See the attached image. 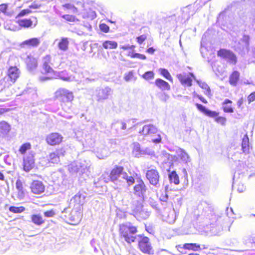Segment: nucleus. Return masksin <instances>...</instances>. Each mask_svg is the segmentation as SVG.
Returning a JSON list of instances; mask_svg holds the SVG:
<instances>
[{
	"instance_id": "obj_49",
	"label": "nucleus",
	"mask_w": 255,
	"mask_h": 255,
	"mask_svg": "<svg viewBox=\"0 0 255 255\" xmlns=\"http://www.w3.org/2000/svg\"><path fill=\"white\" fill-rule=\"evenodd\" d=\"M168 187L167 186L165 187V194H162L160 197V200L163 202H166L168 199Z\"/></svg>"
},
{
	"instance_id": "obj_47",
	"label": "nucleus",
	"mask_w": 255,
	"mask_h": 255,
	"mask_svg": "<svg viewBox=\"0 0 255 255\" xmlns=\"http://www.w3.org/2000/svg\"><path fill=\"white\" fill-rule=\"evenodd\" d=\"M31 145L29 143L23 144L20 147L19 151L21 154H24L27 150L30 149Z\"/></svg>"
},
{
	"instance_id": "obj_10",
	"label": "nucleus",
	"mask_w": 255,
	"mask_h": 255,
	"mask_svg": "<svg viewBox=\"0 0 255 255\" xmlns=\"http://www.w3.org/2000/svg\"><path fill=\"white\" fill-rule=\"evenodd\" d=\"M95 93L97 101L102 102L109 98L113 93V90L109 87L98 88L96 90Z\"/></svg>"
},
{
	"instance_id": "obj_5",
	"label": "nucleus",
	"mask_w": 255,
	"mask_h": 255,
	"mask_svg": "<svg viewBox=\"0 0 255 255\" xmlns=\"http://www.w3.org/2000/svg\"><path fill=\"white\" fill-rule=\"evenodd\" d=\"M135 185L133 189V194L138 197H139L144 200L145 196L146 193L148 190L147 186L144 183V181L140 178H138L135 181Z\"/></svg>"
},
{
	"instance_id": "obj_52",
	"label": "nucleus",
	"mask_w": 255,
	"mask_h": 255,
	"mask_svg": "<svg viewBox=\"0 0 255 255\" xmlns=\"http://www.w3.org/2000/svg\"><path fill=\"white\" fill-rule=\"evenodd\" d=\"M62 18L69 21H75L76 18L75 16L70 14H65L62 16Z\"/></svg>"
},
{
	"instance_id": "obj_62",
	"label": "nucleus",
	"mask_w": 255,
	"mask_h": 255,
	"mask_svg": "<svg viewBox=\"0 0 255 255\" xmlns=\"http://www.w3.org/2000/svg\"><path fill=\"white\" fill-rule=\"evenodd\" d=\"M249 103H250L255 100V92L252 93L248 97Z\"/></svg>"
},
{
	"instance_id": "obj_45",
	"label": "nucleus",
	"mask_w": 255,
	"mask_h": 255,
	"mask_svg": "<svg viewBox=\"0 0 255 255\" xmlns=\"http://www.w3.org/2000/svg\"><path fill=\"white\" fill-rule=\"evenodd\" d=\"M197 83L199 84V85L201 87L202 89H205L206 90V92L205 94L206 95L209 94L210 93V89L208 85L205 82L197 81Z\"/></svg>"
},
{
	"instance_id": "obj_15",
	"label": "nucleus",
	"mask_w": 255,
	"mask_h": 255,
	"mask_svg": "<svg viewBox=\"0 0 255 255\" xmlns=\"http://www.w3.org/2000/svg\"><path fill=\"white\" fill-rule=\"evenodd\" d=\"M30 188L33 193L39 194L44 192L45 187L42 182L35 180L31 183Z\"/></svg>"
},
{
	"instance_id": "obj_44",
	"label": "nucleus",
	"mask_w": 255,
	"mask_h": 255,
	"mask_svg": "<svg viewBox=\"0 0 255 255\" xmlns=\"http://www.w3.org/2000/svg\"><path fill=\"white\" fill-rule=\"evenodd\" d=\"M7 78H5V77L3 79L0 80V91L2 90L5 87H8L10 84L7 82Z\"/></svg>"
},
{
	"instance_id": "obj_11",
	"label": "nucleus",
	"mask_w": 255,
	"mask_h": 255,
	"mask_svg": "<svg viewBox=\"0 0 255 255\" xmlns=\"http://www.w3.org/2000/svg\"><path fill=\"white\" fill-rule=\"evenodd\" d=\"M63 138V136L60 133L53 132L46 136V141L50 145H56L59 144L62 142Z\"/></svg>"
},
{
	"instance_id": "obj_17",
	"label": "nucleus",
	"mask_w": 255,
	"mask_h": 255,
	"mask_svg": "<svg viewBox=\"0 0 255 255\" xmlns=\"http://www.w3.org/2000/svg\"><path fill=\"white\" fill-rule=\"evenodd\" d=\"M60 156H64L62 150H56L49 154L48 159L51 163H58L60 161L59 158Z\"/></svg>"
},
{
	"instance_id": "obj_39",
	"label": "nucleus",
	"mask_w": 255,
	"mask_h": 255,
	"mask_svg": "<svg viewBox=\"0 0 255 255\" xmlns=\"http://www.w3.org/2000/svg\"><path fill=\"white\" fill-rule=\"evenodd\" d=\"M142 149L140 148V144L138 142L133 143V147L132 152L135 157L141 156Z\"/></svg>"
},
{
	"instance_id": "obj_12",
	"label": "nucleus",
	"mask_w": 255,
	"mask_h": 255,
	"mask_svg": "<svg viewBox=\"0 0 255 255\" xmlns=\"http://www.w3.org/2000/svg\"><path fill=\"white\" fill-rule=\"evenodd\" d=\"M51 56L49 55H47L42 58V73L47 74H52L54 73V70L51 67V65L52 64L51 62Z\"/></svg>"
},
{
	"instance_id": "obj_13",
	"label": "nucleus",
	"mask_w": 255,
	"mask_h": 255,
	"mask_svg": "<svg viewBox=\"0 0 255 255\" xmlns=\"http://www.w3.org/2000/svg\"><path fill=\"white\" fill-rule=\"evenodd\" d=\"M34 166V159L33 154H29L23 158V169L28 172Z\"/></svg>"
},
{
	"instance_id": "obj_1",
	"label": "nucleus",
	"mask_w": 255,
	"mask_h": 255,
	"mask_svg": "<svg viewBox=\"0 0 255 255\" xmlns=\"http://www.w3.org/2000/svg\"><path fill=\"white\" fill-rule=\"evenodd\" d=\"M110 179L114 183L120 186L127 183L129 186L134 182V178L131 176H128L124 171V168L122 166H116L112 170Z\"/></svg>"
},
{
	"instance_id": "obj_29",
	"label": "nucleus",
	"mask_w": 255,
	"mask_h": 255,
	"mask_svg": "<svg viewBox=\"0 0 255 255\" xmlns=\"http://www.w3.org/2000/svg\"><path fill=\"white\" fill-rule=\"evenodd\" d=\"M242 148L244 153H248L249 152V138L247 134H246L242 139Z\"/></svg>"
},
{
	"instance_id": "obj_48",
	"label": "nucleus",
	"mask_w": 255,
	"mask_h": 255,
	"mask_svg": "<svg viewBox=\"0 0 255 255\" xmlns=\"http://www.w3.org/2000/svg\"><path fill=\"white\" fill-rule=\"evenodd\" d=\"M154 74L152 71H147L142 75V77L145 80H150L154 78Z\"/></svg>"
},
{
	"instance_id": "obj_24",
	"label": "nucleus",
	"mask_w": 255,
	"mask_h": 255,
	"mask_svg": "<svg viewBox=\"0 0 255 255\" xmlns=\"http://www.w3.org/2000/svg\"><path fill=\"white\" fill-rule=\"evenodd\" d=\"M178 249H183L193 251H199L201 250L200 245L195 243H186L182 246L180 245L178 246Z\"/></svg>"
},
{
	"instance_id": "obj_58",
	"label": "nucleus",
	"mask_w": 255,
	"mask_h": 255,
	"mask_svg": "<svg viewBox=\"0 0 255 255\" xmlns=\"http://www.w3.org/2000/svg\"><path fill=\"white\" fill-rule=\"evenodd\" d=\"M31 12V10L29 9H23L20 12V13L18 14L17 17L23 16L26 14L30 13Z\"/></svg>"
},
{
	"instance_id": "obj_14",
	"label": "nucleus",
	"mask_w": 255,
	"mask_h": 255,
	"mask_svg": "<svg viewBox=\"0 0 255 255\" xmlns=\"http://www.w3.org/2000/svg\"><path fill=\"white\" fill-rule=\"evenodd\" d=\"M136 121V119H130L126 120L117 121L112 124V127L114 128H120L122 130H125L127 129V125H129L131 122L134 124L135 123Z\"/></svg>"
},
{
	"instance_id": "obj_7",
	"label": "nucleus",
	"mask_w": 255,
	"mask_h": 255,
	"mask_svg": "<svg viewBox=\"0 0 255 255\" xmlns=\"http://www.w3.org/2000/svg\"><path fill=\"white\" fill-rule=\"evenodd\" d=\"M249 36L244 35L235 45V50L242 56L245 55L247 52H249Z\"/></svg>"
},
{
	"instance_id": "obj_26",
	"label": "nucleus",
	"mask_w": 255,
	"mask_h": 255,
	"mask_svg": "<svg viewBox=\"0 0 255 255\" xmlns=\"http://www.w3.org/2000/svg\"><path fill=\"white\" fill-rule=\"evenodd\" d=\"M155 84L162 91L169 90L170 89V86L169 84L167 82L160 78L156 79L155 81Z\"/></svg>"
},
{
	"instance_id": "obj_40",
	"label": "nucleus",
	"mask_w": 255,
	"mask_h": 255,
	"mask_svg": "<svg viewBox=\"0 0 255 255\" xmlns=\"http://www.w3.org/2000/svg\"><path fill=\"white\" fill-rule=\"evenodd\" d=\"M160 72V74L164 76L166 79L170 81L172 80V77L171 76L168 71L164 68H160L159 69Z\"/></svg>"
},
{
	"instance_id": "obj_31",
	"label": "nucleus",
	"mask_w": 255,
	"mask_h": 255,
	"mask_svg": "<svg viewBox=\"0 0 255 255\" xmlns=\"http://www.w3.org/2000/svg\"><path fill=\"white\" fill-rule=\"evenodd\" d=\"M69 44V42L68 41V39L67 37H62L60 39V41L58 43V47L59 49L66 51L68 49V45Z\"/></svg>"
},
{
	"instance_id": "obj_16",
	"label": "nucleus",
	"mask_w": 255,
	"mask_h": 255,
	"mask_svg": "<svg viewBox=\"0 0 255 255\" xmlns=\"http://www.w3.org/2000/svg\"><path fill=\"white\" fill-rule=\"evenodd\" d=\"M19 75L18 69L16 67H11L8 70L7 76L5 77L7 78V81L10 79L11 82L14 83L19 77Z\"/></svg>"
},
{
	"instance_id": "obj_46",
	"label": "nucleus",
	"mask_w": 255,
	"mask_h": 255,
	"mask_svg": "<svg viewBox=\"0 0 255 255\" xmlns=\"http://www.w3.org/2000/svg\"><path fill=\"white\" fill-rule=\"evenodd\" d=\"M117 140L116 139H109L107 147H109V148H114L116 147V146L117 145Z\"/></svg>"
},
{
	"instance_id": "obj_55",
	"label": "nucleus",
	"mask_w": 255,
	"mask_h": 255,
	"mask_svg": "<svg viewBox=\"0 0 255 255\" xmlns=\"http://www.w3.org/2000/svg\"><path fill=\"white\" fill-rule=\"evenodd\" d=\"M215 121L218 123H219L222 125H224L226 123V119L224 117H218L216 118Z\"/></svg>"
},
{
	"instance_id": "obj_59",
	"label": "nucleus",
	"mask_w": 255,
	"mask_h": 255,
	"mask_svg": "<svg viewBox=\"0 0 255 255\" xmlns=\"http://www.w3.org/2000/svg\"><path fill=\"white\" fill-rule=\"evenodd\" d=\"M55 213L53 210H49L44 213V215L46 217H52L55 215Z\"/></svg>"
},
{
	"instance_id": "obj_53",
	"label": "nucleus",
	"mask_w": 255,
	"mask_h": 255,
	"mask_svg": "<svg viewBox=\"0 0 255 255\" xmlns=\"http://www.w3.org/2000/svg\"><path fill=\"white\" fill-rule=\"evenodd\" d=\"M100 29L104 32H108L109 31V27L105 23H101L99 25Z\"/></svg>"
},
{
	"instance_id": "obj_51",
	"label": "nucleus",
	"mask_w": 255,
	"mask_h": 255,
	"mask_svg": "<svg viewBox=\"0 0 255 255\" xmlns=\"http://www.w3.org/2000/svg\"><path fill=\"white\" fill-rule=\"evenodd\" d=\"M202 205L204 207L208 208L211 211L213 209V205L212 202L210 201H204L202 203Z\"/></svg>"
},
{
	"instance_id": "obj_9",
	"label": "nucleus",
	"mask_w": 255,
	"mask_h": 255,
	"mask_svg": "<svg viewBox=\"0 0 255 255\" xmlns=\"http://www.w3.org/2000/svg\"><path fill=\"white\" fill-rule=\"evenodd\" d=\"M217 55L230 64L235 65L237 63V59L236 55L230 50L221 49L218 51Z\"/></svg>"
},
{
	"instance_id": "obj_6",
	"label": "nucleus",
	"mask_w": 255,
	"mask_h": 255,
	"mask_svg": "<svg viewBox=\"0 0 255 255\" xmlns=\"http://www.w3.org/2000/svg\"><path fill=\"white\" fill-rule=\"evenodd\" d=\"M138 242V248L142 253L148 255L154 254V251L148 238L140 236Z\"/></svg>"
},
{
	"instance_id": "obj_3",
	"label": "nucleus",
	"mask_w": 255,
	"mask_h": 255,
	"mask_svg": "<svg viewBox=\"0 0 255 255\" xmlns=\"http://www.w3.org/2000/svg\"><path fill=\"white\" fill-rule=\"evenodd\" d=\"M54 100H57L61 103L71 102L74 99L72 92L64 88H60L54 93Z\"/></svg>"
},
{
	"instance_id": "obj_28",
	"label": "nucleus",
	"mask_w": 255,
	"mask_h": 255,
	"mask_svg": "<svg viewBox=\"0 0 255 255\" xmlns=\"http://www.w3.org/2000/svg\"><path fill=\"white\" fill-rule=\"evenodd\" d=\"M110 151L109 147H104L103 145H102L97 148V153L98 157L99 158L103 159L106 157H107L109 154Z\"/></svg>"
},
{
	"instance_id": "obj_37",
	"label": "nucleus",
	"mask_w": 255,
	"mask_h": 255,
	"mask_svg": "<svg viewBox=\"0 0 255 255\" xmlns=\"http://www.w3.org/2000/svg\"><path fill=\"white\" fill-rule=\"evenodd\" d=\"M31 220L33 223L38 226L41 225L44 222L42 217L39 215H32L31 217Z\"/></svg>"
},
{
	"instance_id": "obj_60",
	"label": "nucleus",
	"mask_w": 255,
	"mask_h": 255,
	"mask_svg": "<svg viewBox=\"0 0 255 255\" xmlns=\"http://www.w3.org/2000/svg\"><path fill=\"white\" fill-rule=\"evenodd\" d=\"M146 39V35L143 34L137 37V41L139 44H141Z\"/></svg>"
},
{
	"instance_id": "obj_21",
	"label": "nucleus",
	"mask_w": 255,
	"mask_h": 255,
	"mask_svg": "<svg viewBox=\"0 0 255 255\" xmlns=\"http://www.w3.org/2000/svg\"><path fill=\"white\" fill-rule=\"evenodd\" d=\"M40 44V40L38 38H32L23 41L20 46L21 47H37Z\"/></svg>"
},
{
	"instance_id": "obj_38",
	"label": "nucleus",
	"mask_w": 255,
	"mask_h": 255,
	"mask_svg": "<svg viewBox=\"0 0 255 255\" xmlns=\"http://www.w3.org/2000/svg\"><path fill=\"white\" fill-rule=\"evenodd\" d=\"M18 24L23 27H29L32 24V21L30 19H19L17 21Z\"/></svg>"
},
{
	"instance_id": "obj_34",
	"label": "nucleus",
	"mask_w": 255,
	"mask_h": 255,
	"mask_svg": "<svg viewBox=\"0 0 255 255\" xmlns=\"http://www.w3.org/2000/svg\"><path fill=\"white\" fill-rule=\"evenodd\" d=\"M178 155L180 157L181 159L185 163L190 162V159L189 155L183 149L180 148L179 149Z\"/></svg>"
},
{
	"instance_id": "obj_36",
	"label": "nucleus",
	"mask_w": 255,
	"mask_h": 255,
	"mask_svg": "<svg viewBox=\"0 0 255 255\" xmlns=\"http://www.w3.org/2000/svg\"><path fill=\"white\" fill-rule=\"evenodd\" d=\"M169 179L171 183H174L176 185L179 183V177L174 171L169 174Z\"/></svg>"
},
{
	"instance_id": "obj_4",
	"label": "nucleus",
	"mask_w": 255,
	"mask_h": 255,
	"mask_svg": "<svg viewBox=\"0 0 255 255\" xmlns=\"http://www.w3.org/2000/svg\"><path fill=\"white\" fill-rule=\"evenodd\" d=\"M68 168L72 174L81 176L88 170V165L85 161H74L68 165Z\"/></svg>"
},
{
	"instance_id": "obj_61",
	"label": "nucleus",
	"mask_w": 255,
	"mask_h": 255,
	"mask_svg": "<svg viewBox=\"0 0 255 255\" xmlns=\"http://www.w3.org/2000/svg\"><path fill=\"white\" fill-rule=\"evenodd\" d=\"M246 190L245 186L242 183H239L238 185L237 190L240 193L243 192Z\"/></svg>"
},
{
	"instance_id": "obj_33",
	"label": "nucleus",
	"mask_w": 255,
	"mask_h": 255,
	"mask_svg": "<svg viewBox=\"0 0 255 255\" xmlns=\"http://www.w3.org/2000/svg\"><path fill=\"white\" fill-rule=\"evenodd\" d=\"M240 73L238 71H234L230 77V83L233 86H236L239 79Z\"/></svg>"
},
{
	"instance_id": "obj_27",
	"label": "nucleus",
	"mask_w": 255,
	"mask_h": 255,
	"mask_svg": "<svg viewBox=\"0 0 255 255\" xmlns=\"http://www.w3.org/2000/svg\"><path fill=\"white\" fill-rule=\"evenodd\" d=\"M10 126L5 122H0V136H5L10 131Z\"/></svg>"
},
{
	"instance_id": "obj_19",
	"label": "nucleus",
	"mask_w": 255,
	"mask_h": 255,
	"mask_svg": "<svg viewBox=\"0 0 255 255\" xmlns=\"http://www.w3.org/2000/svg\"><path fill=\"white\" fill-rule=\"evenodd\" d=\"M27 68L29 71H33L37 66V61L36 58L31 55H28L25 59Z\"/></svg>"
},
{
	"instance_id": "obj_32",
	"label": "nucleus",
	"mask_w": 255,
	"mask_h": 255,
	"mask_svg": "<svg viewBox=\"0 0 255 255\" xmlns=\"http://www.w3.org/2000/svg\"><path fill=\"white\" fill-rule=\"evenodd\" d=\"M57 76H58L59 79L66 82H71L75 80V77L72 76H69L66 71H62L58 73Z\"/></svg>"
},
{
	"instance_id": "obj_22",
	"label": "nucleus",
	"mask_w": 255,
	"mask_h": 255,
	"mask_svg": "<svg viewBox=\"0 0 255 255\" xmlns=\"http://www.w3.org/2000/svg\"><path fill=\"white\" fill-rule=\"evenodd\" d=\"M86 197V193L83 191H80L76 194L71 199V201L78 205H83L85 202Z\"/></svg>"
},
{
	"instance_id": "obj_2",
	"label": "nucleus",
	"mask_w": 255,
	"mask_h": 255,
	"mask_svg": "<svg viewBox=\"0 0 255 255\" xmlns=\"http://www.w3.org/2000/svg\"><path fill=\"white\" fill-rule=\"evenodd\" d=\"M137 232L136 227L133 226L129 222L120 225L119 234L121 240H124L128 244L135 242V234Z\"/></svg>"
},
{
	"instance_id": "obj_56",
	"label": "nucleus",
	"mask_w": 255,
	"mask_h": 255,
	"mask_svg": "<svg viewBox=\"0 0 255 255\" xmlns=\"http://www.w3.org/2000/svg\"><path fill=\"white\" fill-rule=\"evenodd\" d=\"M96 13L95 11L92 10L91 9H89V12H88L87 15H86V17L93 19L95 17H96Z\"/></svg>"
},
{
	"instance_id": "obj_20",
	"label": "nucleus",
	"mask_w": 255,
	"mask_h": 255,
	"mask_svg": "<svg viewBox=\"0 0 255 255\" xmlns=\"http://www.w3.org/2000/svg\"><path fill=\"white\" fill-rule=\"evenodd\" d=\"M195 105L198 110L208 117L214 118L217 116L218 115V113L208 110L205 106L201 104L196 103Z\"/></svg>"
},
{
	"instance_id": "obj_8",
	"label": "nucleus",
	"mask_w": 255,
	"mask_h": 255,
	"mask_svg": "<svg viewBox=\"0 0 255 255\" xmlns=\"http://www.w3.org/2000/svg\"><path fill=\"white\" fill-rule=\"evenodd\" d=\"M146 177L149 183L155 187L158 188L160 186L159 183L160 175L158 171L155 169H148L146 171Z\"/></svg>"
},
{
	"instance_id": "obj_30",
	"label": "nucleus",
	"mask_w": 255,
	"mask_h": 255,
	"mask_svg": "<svg viewBox=\"0 0 255 255\" xmlns=\"http://www.w3.org/2000/svg\"><path fill=\"white\" fill-rule=\"evenodd\" d=\"M150 212L147 210L142 208L138 213L135 215L134 217L138 220H145L147 219L150 216Z\"/></svg>"
},
{
	"instance_id": "obj_25",
	"label": "nucleus",
	"mask_w": 255,
	"mask_h": 255,
	"mask_svg": "<svg viewBox=\"0 0 255 255\" xmlns=\"http://www.w3.org/2000/svg\"><path fill=\"white\" fill-rule=\"evenodd\" d=\"M177 77L182 84L186 85L189 87L192 85L191 79L185 73L177 74Z\"/></svg>"
},
{
	"instance_id": "obj_43",
	"label": "nucleus",
	"mask_w": 255,
	"mask_h": 255,
	"mask_svg": "<svg viewBox=\"0 0 255 255\" xmlns=\"http://www.w3.org/2000/svg\"><path fill=\"white\" fill-rule=\"evenodd\" d=\"M124 79L127 82H129L132 79L135 80V78L134 76V73L133 70L130 71L128 73H126L124 76Z\"/></svg>"
},
{
	"instance_id": "obj_23",
	"label": "nucleus",
	"mask_w": 255,
	"mask_h": 255,
	"mask_svg": "<svg viewBox=\"0 0 255 255\" xmlns=\"http://www.w3.org/2000/svg\"><path fill=\"white\" fill-rule=\"evenodd\" d=\"M143 201V200H142V201L139 200H135L132 202L131 206L132 211L131 214L134 216L136 213H138L140 211H141V209L143 208V206L142 204Z\"/></svg>"
},
{
	"instance_id": "obj_63",
	"label": "nucleus",
	"mask_w": 255,
	"mask_h": 255,
	"mask_svg": "<svg viewBox=\"0 0 255 255\" xmlns=\"http://www.w3.org/2000/svg\"><path fill=\"white\" fill-rule=\"evenodd\" d=\"M7 5L6 4H2L0 5V11L2 12H5L7 9Z\"/></svg>"
},
{
	"instance_id": "obj_54",
	"label": "nucleus",
	"mask_w": 255,
	"mask_h": 255,
	"mask_svg": "<svg viewBox=\"0 0 255 255\" xmlns=\"http://www.w3.org/2000/svg\"><path fill=\"white\" fill-rule=\"evenodd\" d=\"M131 57L132 58H137L143 60L146 59V57L144 55L137 53H133Z\"/></svg>"
},
{
	"instance_id": "obj_50",
	"label": "nucleus",
	"mask_w": 255,
	"mask_h": 255,
	"mask_svg": "<svg viewBox=\"0 0 255 255\" xmlns=\"http://www.w3.org/2000/svg\"><path fill=\"white\" fill-rule=\"evenodd\" d=\"M63 7L65 9H71L72 10V11L74 13L77 12V8H76L73 5H72L71 4H69V3L65 4L64 5H63Z\"/></svg>"
},
{
	"instance_id": "obj_41",
	"label": "nucleus",
	"mask_w": 255,
	"mask_h": 255,
	"mask_svg": "<svg viewBox=\"0 0 255 255\" xmlns=\"http://www.w3.org/2000/svg\"><path fill=\"white\" fill-rule=\"evenodd\" d=\"M157 96L161 101L163 102H166L169 98V95L164 92L158 93Z\"/></svg>"
},
{
	"instance_id": "obj_57",
	"label": "nucleus",
	"mask_w": 255,
	"mask_h": 255,
	"mask_svg": "<svg viewBox=\"0 0 255 255\" xmlns=\"http://www.w3.org/2000/svg\"><path fill=\"white\" fill-rule=\"evenodd\" d=\"M153 152L150 150L149 149L146 148L145 149H142L141 152V156L142 155L147 154V155H152Z\"/></svg>"
},
{
	"instance_id": "obj_18",
	"label": "nucleus",
	"mask_w": 255,
	"mask_h": 255,
	"mask_svg": "<svg viewBox=\"0 0 255 255\" xmlns=\"http://www.w3.org/2000/svg\"><path fill=\"white\" fill-rule=\"evenodd\" d=\"M157 131V128L153 125H147L143 127L142 130L139 131V133L146 135L148 134H154Z\"/></svg>"
},
{
	"instance_id": "obj_35",
	"label": "nucleus",
	"mask_w": 255,
	"mask_h": 255,
	"mask_svg": "<svg viewBox=\"0 0 255 255\" xmlns=\"http://www.w3.org/2000/svg\"><path fill=\"white\" fill-rule=\"evenodd\" d=\"M103 46L105 49H115L118 46V43L114 41L107 40L103 43Z\"/></svg>"
},
{
	"instance_id": "obj_64",
	"label": "nucleus",
	"mask_w": 255,
	"mask_h": 255,
	"mask_svg": "<svg viewBox=\"0 0 255 255\" xmlns=\"http://www.w3.org/2000/svg\"><path fill=\"white\" fill-rule=\"evenodd\" d=\"M250 55H252L255 58V46H253L251 48V51L249 52Z\"/></svg>"
},
{
	"instance_id": "obj_42",
	"label": "nucleus",
	"mask_w": 255,
	"mask_h": 255,
	"mask_svg": "<svg viewBox=\"0 0 255 255\" xmlns=\"http://www.w3.org/2000/svg\"><path fill=\"white\" fill-rule=\"evenodd\" d=\"M9 211L14 213H21L25 210V208L23 207H14L11 206L9 208Z\"/></svg>"
}]
</instances>
